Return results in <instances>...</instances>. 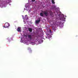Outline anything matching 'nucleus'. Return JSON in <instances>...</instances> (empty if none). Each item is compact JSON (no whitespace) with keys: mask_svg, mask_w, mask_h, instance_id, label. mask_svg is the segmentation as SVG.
Wrapping results in <instances>:
<instances>
[{"mask_svg":"<svg viewBox=\"0 0 78 78\" xmlns=\"http://www.w3.org/2000/svg\"><path fill=\"white\" fill-rule=\"evenodd\" d=\"M9 27V24L8 23H5V26H3L4 28H8Z\"/></svg>","mask_w":78,"mask_h":78,"instance_id":"obj_1","label":"nucleus"},{"mask_svg":"<svg viewBox=\"0 0 78 78\" xmlns=\"http://www.w3.org/2000/svg\"><path fill=\"white\" fill-rule=\"evenodd\" d=\"M43 12L45 16H48V12L44 11Z\"/></svg>","mask_w":78,"mask_h":78,"instance_id":"obj_2","label":"nucleus"},{"mask_svg":"<svg viewBox=\"0 0 78 78\" xmlns=\"http://www.w3.org/2000/svg\"><path fill=\"white\" fill-rule=\"evenodd\" d=\"M61 23H62V22H56V23H57V24H56L57 27H58V26H59V25H60V24H61Z\"/></svg>","mask_w":78,"mask_h":78,"instance_id":"obj_3","label":"nucleus"},{"mask_svg":"<svg viewBox=\"0 0 78 78\" xmlns=\"http://www.w3.org/2000/svg\"><path fill=\"white\" fill-rule=\"evenodd\" d=\"M17 30L18 32H20L21 31V28L20 27H19L17 29Z\"/></svg>","mask_w":78,"mask_h":78,"instance_id":"obj_4","label":"nucleus"},{"mask_svg":"<svg viewBox=\"0 0 78 78\" xmlns=\"http://www.w3.org/2000/svg\"><path fill=\"white\" fill-rule=\"evenodd\" d=\"M28 37L30 40L32 39V37L31 35H28Z\"/></svg>","mask_w":78,"mask_h":78,"instance_id":"obj_5","label":"nucleus"},{"mask_svg":"<svg viewBox=\"0 0 78 78\" xmlns=\"http://www.w3.org/2000/svg\"><path fill=\"white\" fill-rule=\"evenodd\" d=\"M40 21L41 20H37L35 22L36 23H37V24L38 23H39V22H40Z\"/></svg>","mask_w":78,"mask_h":78,"instance_id":"obj_6","label":"nucleus"},{"mask_svg":"<svg viewBox=\"0 0 78 78\" xmlns=\"http://www.w3.org/2000/svg\"><path fill=\"white\" fill-rule=\"evenodd\" d=\"M49 13H50V16H51V15H52V14H53V13L52 12H51V11H49Z\"/></svg>","mask_w":78,"mask_h":78,"instance_id":"obj_7","label":"nucleus"},{"mask_svg":"<svg viewBox=\"0 0 78 78\" xmlns=\"http://www.w3.org/2000/svg\"><path fill=\"white\" fill-rule=\"evenodd\" d=\"M29 31H30V32H32V29H31L30 28H29L28 29Z\"/></svg>","mask_w":78,"mask_h":78,"instance_id":"obj_8","label":"nucleus"},{"mask_svg":"<svg viewBox=\"0 0 78 78\" xmlns=\"http://www.w3.org/2000/svg\"><path fill=\"white\" fill-rule=\"evenodd\" d=\"M40 16H41V17H43V16H44V14H43L42 13H41Z\"/></svg>","mask_w":78,"mask_h":78,"instance_id":"obj_9","label":"nucleus"},{"mask_svg":"<svg viewBox=\"0 0 78 78\" xmlns=\"http://www.w3.org/2000/svg\"><path fill=\"white\" fill-rule=\"evenodd\" d=\"M51 0L52 3L53 4H55V1H54V0Z\"/></svg>","mask_w":78,"mask_h":78,"instance_id":"obj_10","label":"nucleus"},{"mask_svg":"<svg viewBox=\"0 0 78 78\" xmlns=\"http://www.w3.org/2000/svg\"><path fill=\"white\" fill-rule=\"evenodd\" d=\"M49 31L51 33V30H49Z\"/></svg>","mask_w":78,"mask_h":78,"instance_id":"obj_11","label":"nucleus"},{"mask_svg":"<svg viewBox=\"0 0 78 78\" xmlns=\"http://www.w3.org/2000/svg\"><path fill=\"white\" fill-rule=\"evenodd\" d=\"M32 1L33 2H35V0H32Z\"/></svg>","mask_w":78,"mask_h":78,"instance_id":"obj_12","label":"nucleus"},{"mask_svg":"<svg viewBox=\"0 0 78 78\" xmlns=\"http://www.w3.org/2000/svg\"><path fill=\"white\" fill-rule=\"evenodd\" d=\"M52 29H53V30H54V28L53 27H52Z\"/></svg>","mask_w":78,"mask_h":78,"instance_id":"obj_13","label":"nucleus"},{"mask_svg":"<svg viewBox=\"0 0 78 78\" xmlns=\"http://www.w3.org/2000/svg\"><path fill=\"white\" fill-rule=\"evenodd\" d=\"M64 18V19H66V18Z\"/></svg>","mask_w":78,"mask_h":78,"instance_id":"obj_14","label":"nucleus"},{"mask_svg":"<svg viewBox=\"0 0 78 78\" xmlns=\"http://www.w3.org/2000/svg\"><path fill=\"white\" fill-rule=\"evenodd\" d=\"M25 16H27V15H25Z\"/></svg>","mask_w":78,"mask_h":78,"instance_id":"obj_15","label":"nucleus"}]
</instances>
